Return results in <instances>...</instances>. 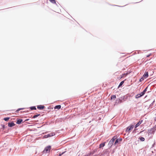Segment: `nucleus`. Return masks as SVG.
<instances>
[{
    "instance_id": "obj_30",
    "label": "nucleus",
    "mask_w": 156,
    "mask_h": 156,
    "mask_svg": "<svg viewBox=\"0 0 156 156\" xmlns=\"http://www.w3.org/2000/svg\"><path fill=\"white\" fill-rule=\"evenodd\" d=\"M1 126L3 129H4L5 128V126L4 125L1 124Z\"/></svg>"
},
{
    "instance_id": "obj_11",
    "label": "nucleus",
    "mask_w": 156,
    "mask_h": 156,
    "mask_svg": "<svg viewBox=\"0 0 156 156\" xmlns=\"http://www.w3.org/2000/svg\"><path fill=\"white\" fill-rule=\"evenodd\" d=\"M23 120L21 119H17V121L16 122V123L18 124H20L22 123H23Z\"/></svg>"
},
{
    "instance_id": "obj_37",
    "label": "nucleus",
    "mask_w": 156,
    "mask_h": 156,
    "mask_svg": "<svg viewBox=\"0 0 156 156\" xmlns=\"http://www.w3.org/2000/svg\"><path fill=\"white\" fill-rule=\"evenodd\" d=\"M115 6H116V5H115ZM117 6H119V7H122V6H119V5H116Z\"/></svg>"
},
{
    "instance_id": "obj_21",
    "label": "nucleus",
    "mask_w": 156,
    "mask_h": 156,
    "mask_svg": "<svg viewBox=\"0 0 156 156\" xmlns=\"http://www.w3.org/2000/svg\"><path fill=\"white\" fill-rule=\"evenodd\" d=\"M140 140L141 141H144L145 140V139L144 137H140L139 138Z\"/></svg>"
},
{
    "instance_id": "obj_16",
    "label": "nucleus",
    "mask_w": 156,
    "mask_h": 156,
    "mask_svg": "<svg viewBox=\"0 0 156 156\" xmlns=\"http://www.w3.org/2000/svg\"><path fill=\"white\" fill-rule=\"evenodd\" d=\"M106 143V142H104L102 143L101 144L99 145V148H101L102 147H103L105 146Z\"/></svg>"
},
{
    "instance_id": "obj_12",
    "label": "nucleus",
    "mask_w": 156,
    "mask_h": 156,
    "mask_svg": "<svg viewBox=\"0 0 156 156\" xmlns=\"http://www.w3.org/2000/svg\"><path fill=\"white\" fill-rule=\"evenodd\" d=\"M143 122V120H140L135 125V128H136L137 127H138V126H139L140 125L141 123L142 122Z\"/></svg>"
},
{
    "instance_id": "obj_8",
    "label": "nucleus",
    "mask_w": 156,
    "mask_h": 156,
    "mask_svg": "<svg viewBox=\"0 0 156 156\" xmlns=\"http://www.w3.org/2000/svg\"><path fill=\"white\" fill-rule=\"evenodd\" d=\"M15 124L13 122H9L8 123V126L9 127H11L15 126Z\"/></svg>"
},
{
    "instance_id": "obj_25",
    "label": "nucleus",
    "mask_w": 156,
    "mask_h": 156,
    "mask_svg": "<svg viewBox=\"0 0 156 156\" xmlns=\"http://www.w3.org/2000/svg\"><path fill=\"white\" fill-rule=\"evenodd\" d=\"M10 119V117H7L4 118L3 119L5 121H8Z\"/></svg>"
},
{
    "instance_id": "obj_20",
    "label": "nucleus",
    "mask_w": 156,
    "mask_h": 156,
    "mask_svg": "<svg viewBox=\"0 0 156 156\" xmlns=\"http://www.w3.org/2000/svg\"><path fill=\"white\" fill-rule=\"evenodd\" d=\"M30 108L31 110H36V108L35 106L30 107Z\"/></svg>"
},
{
    "instance_id": "obj_10",
    "label": "nucleus",
    "mask_w": 156,
    "mask_h": 156,
    "mask_svg": "<svg viewBox=\"0 0 156 156\" xmlns=\"http://www.w3.org/2000/svg\"><path fill=\"white\" fill-rule=\"evenodd\" d=\"M144 96L143 94H142L141 92L140 93V94H136L135 97V98L136 99H137L138 98H140L141 97Z\"/></svg>"
},
{
    "instance_id": "obj_24",
    "label": "nucleus",
    "mask_w": 156,
    "mask_h": 156,
    "mask_svg": "<svg viewBox=\"0 0 156 156\" xmlns=\"http://www.w3.org/2000/svg\"><path fill=\"white\" fill-rule=\"evenodd\" d=\"M49 1L52 3L53 4H56V5L57 4L56 3V2L55 0H49Z\"/></svg>"
},
{
    "instance_id": "obj_27",
    "label": "nucleus",
    "mask_w": 156,
    "mask_h": 156,
    "mask_svg": "<svg viewBox=\"0 0 156 156\" xmlns=\"http://www.w3.org/2000/svg\"><path fill=\"white\" fill-rule=\"evenodd\" d=\"M154 100L152 102V103L150 105V106H149V107H151L154 104Z\"/></svg>"
},
{
    "instance_id": "obj_13",
    "label": "nucleus",
    "mask_w": 156,
    "mask_h": 156,
    "mask_svg": "<svg viewBox=\"0 0 156 156\" xmlns=\"http://www.w3.org/2000/svg\"><path fill=\"white\" fill-rule=\"evenodd\" d=\"M148 76V72L145 71L143 75V77H144L145 78H146Z\"/></svg>"
},
{
    "instance_id": "obj_3",
    "label": "nucleus",
    "mask_w": 156,
    "mask_h": 156,
    "mask_svg": "<svg viewBox=\"0 0 156 156\" xmlns=\"http://www.w3.org/2000/svg\"><path fill=\"white\" fill-rule=\"evenodd\" d=\"M55 133L54 132L51 133H50L48 134L47 135L43 136V138H46L49 137L53 136L55 135Z\"/></svg>"
},
{
    "instance_id": "obj_35",
    "label": "nucleus",
    "mask_w": 156,
    "mask_h": 156,
    "mask_svg": "<svg viewBox=\"0 0 156 156\" xmlns=\"http://www.w3.org/2000/svg\"><path fill=\"white\" fill-rule=\"evenodd\" d=\"M90 156V155H88V154H87L85 155V156Z\"/></svg>"
},
{
    "instance_id": "obj_5",
    "label": "nucleus",
    "mask_w": 156,
    "mask_h": 156,
    "mask_svg": "<svg viewBox=\"0 0 156 156\" xmlns=\"http://www.w3.org/2000/svg\"><path fill=\"white\" fill-rule=\"evenodd\" d=\"M122 140V138L120 137L116 139L115 141L114 145H116L119 142H121Z\"/></svg>"
},
{
    "instance_id": "obj_38",
    "label": "nucleus",
    "mask_w": 156,
    "mask_h": 156,
    "mask_svg": "<svg viewBox=\"0 0 156 156\" xmlns=\"http://www.w3.org/2000/svg\"><path fill=\"white\" fill-rule=\"evenodd\" d=\"M154 144H153L152 145V146L153 147H154Z\"/></svg>"
},
{
    "instance_id": "obj_39",
    "label": "nucleus",
    "mask_w": 156,
    "mask_h": 156,
    "mask_svg": "<svg viewBox=\"0 0 156 156\" xmlns=\"http://www.w3.org/2000/svg\"><path fill=\"white\" fill-rule=\"evenodd\" d=\"M125 75V73H124L123 74V75Z\"/></svg>"
},
{
    "instance_id": "obj_26",
    "label": "nucleus",
    "mask_w": 156,
    "mask_h": 156,
    "mask_svg": "<svg viewBox=\"0 0 156 156\" xmlns=\"http://www.w3.org/2000/svg\"><path fill=\"white\" fill-rule=\"evenodd\" d=\"M24 109V108H19L17 109V110L16 111V112H18L20 110L23 109Z\"/></svg>"
},
{
    "instance_id": "obj_36",
    "label": "nucleus",
    "mask_w": 156,
    "mask_h": 156,
    "mask_svg": "<svg viewBox=\"0 0 156 156\" xmlns=\"http://www.w3.org/2000/svg\"><path fill=\"white\" fill-rule=\"evenodd\" d=\"M154 121H156V117L154 118Z\"/></svg>"
},
{
    "instance_id": "obj_1",
    "label": "nucleus",
    "mask_w": 156,
    "mask_h": 156,
    "mask_svg": "<svg viewBox=\"0 0 156 156\" xmlns=\"http://www.w3.org/2000/svg\"><path fill=\"white\" fill-rule=\"evenodd\" d=\"M51 148V146L50 145L44 148V149L43 151V153L44 154L47 153H48L50 152Z\"/></svg>"
},
{
    "instance_id": "obj_14",
    "label": "nucleus",
    "mask_w": 156,
    "mask_h": 156,
    "mask_svg": "<svg viewBox=\"0 0 156 156\" xmlns=\"http://www.w3.org/2000/svg\"><path fill=\"white\" fill-rule=\"evenodd\" d=\"M122 103V101H120V99L119 98H118L116 99V101L115 102V104H118L119 103Z\"/></svg>"
},
{
    "instance_id": "obj_19",
    "label": "nucleus",
    "mask_w": 156,
    "mask_h": 156,
    "mask_svg": "<svg viewBox=\"0 0 156 156\" xmlns=\"http://www.w3.org/2000/svg\"><path fill=\"white\" fill-rule=\"evenodd\" d=\"M124 80L122 81L119 83V84L118 87V88H119V87H121L122 85V84L124 83Z\"/></svg>"
},
{
    "instance_id": "obj_17",
    "label": "nucleus",
    "mask_w": 156,
    "mask_h": 156,
    "mask_svg": "<svg viewBox=\"0 0 156 156\" xmlns=\"http://www.w3.org/2000/svg\"><path fill=\"white\" fill-rule=\"evenodd\" d=\"M148 88V87H146L145 88V89L143 90V91L141 92L142 94L144 95L145 94V92L147 90Z\"/></svg>"
},
{
    "instance_id": "obj_18",
    "label": "nucleus",
    "mask_w": 156,
    "mask_h": 156,
    "mask_svg": "<svg viewBox=\"0 0 156 156\" xmlns=\"http://www.w3.org/2000/svg\"><path fill=\"white\" fill-rule=\"evenodd\" d=\"M125 96H123L122 97H121L119 98V99H120V100L121 101H122V103L123 101H125V100H124L125 99Z\"/></svg>"
},
{
    "instance_id": "obj_28",
    "label": "nucleus",
    "mask_w": 156,
    "mask_h": 156,
    "mask_svg": "<svg viewBox=\"0 0 156 156\" xmlns=\"http://www.w3.org/2000/svg\"><path fill=\"white\" fill-rule=\"evenodd\" d=\"M144 80V77H142L141 78H140V80H139V81L140 82H142V81H143V80Z\"/></svg>"
},
{
    "instance_id": "obj_32",
    "label": "nucleus",
    "mask_w": 156,
    "mask_h": 156,
    "mask_svg": "<svg viewBox=\"0 0 156 156\" xmlns=\"http://www.w3.org/2000/svg\"><path fill=\"white\" fill-rule=\"evenodd\" d=\"M29 119H25V121L23 122H25V121H28V120H29Z\"/></svg>"
},
{
    "instance_id": "obj_29",
    "label": "nucleus",
    "mask_w": 156,
    "mask_h": 156,
    "mask_svg": "<svg viewBox=\"0 0 156 156\" xmlns=\"http://www.w3.org/2000/svg\"><path fill=\"white\" fill-rule=\"evenodd\" d=\"M116 136H114L111 139L112 140L113 139V140L115 141V139H116Z\"/></svg>"
},
{
    "instance_id": "obj_34",
    "label": "nucleus",
    "mask_w": 156,
    "mask_h": 156,
    "mask_svg": "<svg viewBox=\"0 0 156 156\" xmlns=\"http://www.w3.org/2000/svg\"><path fill=\"white\" fill-rule=\"evenodd\" d=\"M108 151H107V150H106V151L104 152V154H105L106 153V152Z\"/></svg>"
},
{
    "instance_id": "obj_2",
    "label": "nucleus",
    "mask_w": 156,
    "mask_h": 156,
    "mask_svg": "<svg viewBox=\"0 0 156 156\" xmlns=\"http://www.w3.org/2000/svg\"><path fill=\"white\" fill-rule=\"evenodd\" d=\"M134 127L133 125H130V126L127 127L126 129L125 132L126 133H129L130 132V131L133 129Z\"/></svg>"
},
{
    "instance_id": "obj_6",
    "label": "nucleus",
    "mask_w": 156,
    "mask_h": 156,
    "mask_svg": "<svg viewBox=\"0 0 156 156\" xmlns=\"http://www.w3.org/2000/svg\"><path fill=\"white\" fill-rule=\"evenodd\" d=\"M156 130V125L150 129V132L151 133H154L155 131Z\"/></svg>"
},
{
    "instance_id": "obj_31",
    "label": "nucleus",
    "mask_w": 156,
    "mask_h": 156,
    "mask_svg": "<svg viewBox=\"0 0 156 156\" xmlns=\"http://www.w3.org/2000/svg\"><path fill=\"white\" fill-rule=\"evenodd\" d=\"M151 55V53H150V54H149V55H147V57H150V56Z\"/></svg>"
},
{
    "instance_id": "obj_15",
    "label": "nucleus",
    "mask_w": 156,
    "mask_h": 156,
    "mask_svg": "<svg viewBox=\"0 0 156 156\" xmlns=\"http://www.w3.org/2000/svg\"><path fill=\"white\" fill-rule=\"evenodd\" d=\"M61 106L60 105H57L54 107V109L59 110L61 108Z\"/></svg>"
},
{
    "instance_id": "obj_33",
    "label": "nucleus",
    "mask_w": 156,
    "mask_h": 156,
    "mask_svg": "<svg viewBox=\"0 0 156 156\" xmlns=\"http://www.w3.org/2000/svg\"><path fill=\"white\" fill-rule=\"evenodd\" d=\"M133 94H131L130 95V97H132V96H133Z\"/></svg>"
},
{
    "instance_id": "obj_22",
    "label": "nucleus",
    "mask_w": 156,
    "mask_h": 156,
    "mask_svg": "<svg viewBox=\"0 0 156 156\" xmlns=\"http://www.w3.org/2000/svg\"><path fill=\"white\" fill-rule=\"evenodd\" d=\"M40 114H37L35 115H34V116L33 117V119H35V118H36V117H37L38 116H40Z\"/></svg>"
},
{
    "instance_id": "obj_4",
    "label": "nucleus",
    "mask_w": 156,
    "mask_h": 156,
    "mask_svg": "<svg viewBox=\"0 0 156 156\" xmlns=\"http://www.w3.org/2000/svg\"><path fill=\"white\" fill-rule=\"evenodd\" d=\"M113 139L112 140L111 139L109 141L108 144V146L109 147V148H110L112 147V145H113L114 142V141H113Z\"/></svg>"
},
{
    "instance_id": "obj_9",
    "label": "nucleus",
    "mask_w": 156,
    "mask_h": 156,
    "mask_svg": "<svg viewBox=\"0 0 156 156\" xmlns=\"http://www.w3.org/2000/svg\"><path fill=\"white\" fill-rule=\"evenodd\" d=\"M45 107L43 105H40L37 106V108L39 110H42Z\"/></svg>"
},
{
    "instance_id": "obj_23",
    "label": "nucleus",
    "mask_w": 156,
    "mask_h": 156,
    "mask_svg": "<svg viewBox=\"0 0 156 156\" xmlns=\"http://www.w3.org/2000/svg\"><path fill=\"white\" fill-rule=\"evenodd\" d=\"M116 98V96L115 95H112L111 97V99L112 100L113 99H115Z\"/></svg>"
},
{
    "instance_id": "obj_7",
    "label": "nucleus",
    "mask_w": 156,
    "mask_h": 156,
    "mask_svg": "<svg viewBox=\"0 0 156 156\" xmlns=\"http://www.w3.org/2000/svg\"><path fill=\"white\" fill-rule=\"evenodd\" d=\"M97 150L96 149H94L93 151H91L90 153H88V155L90 156L93 155L97 151Z\"/></svg>"
}]
</instances>
